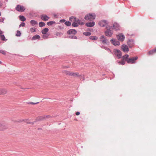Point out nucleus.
I'll list each match as a JSON object with an SVG mask.
<instances>
[{
	"mask_svg": "<svg viewBox=\"0 0 156 156\" xmlns=\"http://www.w3.org/2000/svg\"><path fill=\"white\" fill-rule=\"evenodd\" d=\"M89 38L92 40H96L98 39V37L96 36H90Z\"/></svg>",
	"mask_w": 156,
	"mask_h": 156,
	"instance_id": "a878e982",
	"label": "nucleus"
},
{
	"mask_svg": "<svg viewBox=\"0 0 156 156\" xmlns=\"http://www.w3.org/2000/svg\"><path fill=\"white\" fill-rule=\"evenodd\" d=\"M114 53L115 55L118 58H121L122 55V52L120 51L117 49L114 50Z\"/></svg>",
	"mask_w": 156,
	"mask_h": 156,
	"instance_id": "39448f33",
	"label": "nucleus"
},
{
	"mask_svg": "<svg viewBox=\"0 0 156 156\" xmlns=\"http://www.w3.org/2000/svg\"><path fill=\"white\" fill-rule=\"evenodd\" d=\"M127 44L129 47L132 48L134 45V42L133 39H130L127 41Z\"/></svg>",
	"mask_w": 156,
	"mask_h": 156,
	"instance_id": "f8f14e48",
	"label": "nucleus"
},
{
	"mask_svg": "<svg viewBox=\"0 0 156 156\" xmlns=\"http://www.w3.org/2000/svg\"><path fill=\"white\" fill-rule=\"evenodd\" d=\"M80 80H84V78L83 76H81L80 75Z\"/></svg>",
	"mask_w": 156,
	"mask_h": 156,
	"instance_id": "37998d69",
	"label": "nucleus"
},
{
	"mask_svg": "<svg viewBox=\"0 0 156 156\" xmlns=\"http://www.w3.org/2000/svg\"><path fill=\"white\" fill-rule=\"evenodd\" d=\"M40 38V36L38 35H36L33 36L32 39L33 40H35L36 39H39Z\"/></svg>",
	"mask_w": 156,
	"mask_h": 156,
	"instance_id": "bb28decb",
	"label": "nucleus"
},
{
	"mask_svg": "<svg viewBox=\"0 0 156 156\" xmlns=\"http://www.w3.org/2000/svg\"><path fill=\"white\" fill-rule=\"evenodd\" d=\"M30 31L31 32H33L35 31V29L34 28H31L30 29Z\"/></svg>",
	"mask_w": 156,
	"mask_h": 156,
	"instance_id": "ea45409f",
	"label": "nucleus"
},
{
	"mask_svg": "<svg viewBox=\"0 0 156 156\" xmlns=\"http://www.w3.org/2000/svg\"><path fill=\"white\" fill-rule=\"evenodd\" d=\"M30 23L32 26H34V25L37 24V22L34 20H31Z\"/></svg>",
	"mask_w": 156,
	"mask_h": 156,
	"instance_id": "412c9836",
	"label": "nucleus"
},
{
	"mask_svg": "<svg viewBox=\"0 0 156 156\" xmlns=\"http://www.w3.org/2000/svg\"><path fill=\"white\" fill-rule=\"evenodd\" d=\"M83 34L84 35L87 36H90L91 34V33L90 32H84V33H83Z\"/></svg>",
	"mask_w": 156,
	"mask_h": 156,
	"instance_id": "473e14b6",
	"label": "nucleus"
},
{
	"mask_svg": "<svg viewBox=\"0 0 156 156\" xmlns=\"http://www.w3.org/2000/svg\"><path fill=\"white\" fill-rule=\"evenodd\" d=\"M41 18L44 21H47L49 19V17L46 15H43L41 16Z\"/></svg>",
	"mask_w": 156,
	"mask_h": 156,
	"instance_id": "dca6fc26",
	"label": "nucleus"
},
{
	"mask_svg": "<svg viewBox=\"0 0 156 156\" xmlns=\"http://www.w3.org/2000/svg\"><path fill=\"white\" fill-rule=\"evenodd\" d=\"M2 63V62L0 61V64H1Z\"/></svg>",
	"mask_w": 156,
	"mask_h": 156,
	"instance_id": "5fc2aeb1",
	"label": "nucleus"
},
{
	"mask_svg": "<svg viewBox=\"0 0 156 156\" xmlns=\"http://www.w3.org/2000/svg\"><path fill=\"white\" fill-rule=\"evenodd\" d=\"M48 28H45L42 30L41 32L43 34H45L48 32Z\"/></svg>",
	"mask_w": 156,
	"mask_h": 156,
	"instance_id": "4be33fe9",
	"label": "nucleus"
},
{
	"mask_svg": "<svg viewBox=\"0 0 156 156\" xmlns=\"http://www.w3.org/2000/svg\"><path fill=\"white\" fill-rule=\"evenodd\" d=\"M65 21V20H60V22L62 23L64 22Z\"/></svg>",
	"mask_w": 156,
	"mask_h": 156,
	"instance_id": "de8ad7c7",
	"label": "nucleus"
},
{
	"mask_svg": "<svg viewBox=\"0 0 156 156\" xmlns=\"http://www.w3.org/2000/svg\"><path fill=\"white\" fill-rule=\"evenodd\" d=\"M38 103H39L38 102H37V103H33V102H29L28 103V104H30L35 105V104H38Z\"/></svg>",
	"mask_w": 156,
	"mask_h": 156,
	"instance_id": "c03bdc74",
	"label": "nucleus"
},
{
	"mask_svg": "<svg viewBox=\"0 0 156 156\" xmlns=\"http://www.w3.org/2000/svg\"><path fill=\"white\" fill-rule=\"evenodd\" d=\"M73 23L72 24V26L73 27H77L78 26L77 23H76L75 21H72Z\"/></svg>",
	"mask_w": 156,
	"mask_h": 156,
	"instance_id": "7c9ffc66",
	"label": "nucleus"
},
{
	"mask_svg": "<svg viewBox=\"0 0 156 156\" xmlns=\"http://www.w3.org/2000/svg\"><path fill=\"white\" fill-rule=\"evenodd\" d=\"M1 39L2 41H6L7 39L5 38V37L4 35H1Z\"/></svg>",
	"mask_w": 156,
	"mask_h": 156,
	"instance_id": "c756f323",
	"label": "nucleus"
},
{
	"mask_svg": "<svg viewBox=\"0 0 156 156\" xmlns=\"http://www.w3.org/2000/svg\"><path fill=\"white\" fill-rule=\"evenodd\" d=\"M22 121H24L25 122H26V123H29V124H33V122H28L29 120L27 119H25V120H23L22 121H21V122H22Z\"/></svg>",
	"mask_w": 156,
	"mask_h": 156,
	"instance_id": "c9c22d12",
	"label": "nucleus"
},
{
	"mask_svg": "<svg viewBox=\"0 0 156 156\" xmlns=\"http://www.w3.org/2000/svg\"><path fill=\"white\" fill-rule=\"evenodd\" d=\"M2 33V32L0 30V35H1Z\"/></svg>",
	"mask_w": 156,
	"mask_h": 156,
	"instance_id": "3c124183",
	"label": "nucleus"
},
{
	"mask_svg": "<svg viewBox=\"0 0 156 156\" xmlns=\"http://www.w3.org/2000/svg\"><path fill=\"white\" fill-rule=\"evenodd\" d=\"M110 41L112 44L115 46H119L120 45L119 42L115 39H112L110 40Z\"/></svg>",
	"mask_w": 156,
	"mask_h": 156,
	"instance_id": "9b49d317",
	"label": "nucleus"
},
{
	"mask_svg": "<svg viewBox=\"0 0 156 156\" xmlns=\"http://www.w3.org/2000/svg\"><path fill=\"white\" fill-rule=\"evenodd\" d=\"M48 35H44L43 36V37L44 39H46L48 38Z\"/></svg>",
	"mask_w": 156,
	"mask_h": 156,
	"instance_id": "a18cd8bd",
	"label": "nucleus"
},
{
	"mask_svg": "<svg viewBox=\"0 0 156 156\" xmlns=\"http://www.w3.org/2000/svg\"><path fill=\"white\" fill-rule=\"evenodd\" d=\"M8 128L7 125L3 122H0V131H3Z\"/></svg>",
	"mask_w": 156,
	"mask_h": 156,
	"instance_id": "6e6552de",
	"label": "nucleus"
},
{
	"mask_svg": "<svg viewBox=\"0 0 156 156\" xmlns=\"http://www.w3.org/2000/svg\"><path fill=\"white\" fill-rule=\"evenodd\" d=\"M116 37L117 39L119 40L122 41H124L125 38V37L124 35L123 34H120L117 35Z\"/></svg>",
	"mask_w": 156,
	"mask_h": 156,
	"instance_id": "1a4fd4ad",
	"label": "nucleus"
},
{
	"mask_svg": "<svg viewBox=\"0 0 156 156\" xmlns=\"http://www.w3.org/2000/svg\"><path fill=\"white\" fill-rule=\"evenodd\" d=\"M121 49L123 51L125 52H127L129 51V49L128 46L125 44H123L122 45Z\"/></svg>",
	"mask_w": 156,
	"mask_h": 156,
	"instance_id": "ddd939ff",
	"label": "nucleus"
},
{
	"mask_svg": "<svg viewBox=\"0 0 156 156\" xmlns=\"http://www.w3.org/2000/svg\"><path fill=\"white\" fill-rule=\"evenodd\" d=\"M21 33H20V31L19 30H17V33L16 35V36L17 37H20L21 36Z\"/></svg>",
	"mask_w": 156,
	"mask_h": 156,
	"instance_id": "72a5a7b5",
	"label": "nucleus"
},
{
	"mask_svg": "<svg viewBox=\"0 0 156 156\" xmlns=\"http://www.w3.org/2000/svg\"><path fill=\"white\" fill-rule=\"evenodd\" d=\"M71 76H72L73 77H79L80 76V75L78 73H73L72 72L71 74Z\"/></svg>",
	"mask_w": 156,
	"mask_h": 156,
	"instance_id": "6ab92c4d",
	"label": "nucleus"
},
{
	"mask_svg": "<svg viewBox=\"0 0 156 156\" xmlns=\"http://www.w3.org/2000/svg\"><path fill=\"white\" fill-rule=\"evenodd\" d=\"M6 51H5L2 50V51L1 53L3 54V55H5L6 54Z\"/></svg>",
	"mask_w": 156,
	"mask_h": 156,
	"instance_id": "79ce46f5",
	"label": "nucleus"
},
{
	"mask_svg": "<svg viewBox=\"0 0 156 156\" xmlns=\"http://www.w3.org/2000/svg\"><path fill=\"white\" fill-rule=\"evenodd\" d=\"M65 67H66V68H69V66H66V67H63V68H65Z\"/></svg>",
	"mask_w": 156,
	"mask_h": 156,
	"instance_id": "603ef678",
	"label": "nucleus"
},
{
	"mask_svg": "<svg viewBox=\"0 0 156 156\" xmlns=\"http://www.w3.org/2000/svg\"><path fill=\"white\" fill-rule=\"evenodd\" d=\"M138 57L137 56L133 58H130L127 60V62L129 64H134L136 63V60H137Z\"/></svg>",
	"mask_w": 156,
	"mask_h": 156,
	"instance_id": "423d86ee",
	"label": "nucleus"
},
{
	"mask_svg": "<svg viewBox=\"0 0 156 156\" xmlns=\"http://www.w3.org/2000/svg\"><path fill=\"white\" fill-rule=\"evenodd\" d=\"M25 25V23L22 22V23L20 24V27H24Z\"/></svg>",
	"mask_w": 156,
	"mask_h": 156,
	"instance_id": "a19ab883",
	"label": "nucleus"
},
{
	"mask_svg": "<svg viewBox=\"0 0 156 156\" xmlns=\"http://www.w3.org/2000/svg\"><path fill=\"white\" fill-rule=\"evenodd\" d=\"M2 51V50H0V53H1Z\"/></svg>",
	"mask_w": 156,
	"mask_h": 156,
	"instance_id": "864d4df0",
	"label": "nucleus"
},
{
	"mask_svg": "<svg viewBox=\"0 0 156 156\" xmlns=\"http://www.w3.org/2000/svg\"><path fill=\"white\" fill-rule=\"evenodd\" d=\"M45 25V23L43 22H40L39 23V25L40 27H42L44 26Z\"/></svg>",
	"mask_w": 156,
	"mask_h": 156,
	"instance_id": "cd10ccee",
	"label": "nucleus"
},
{
	"mask_svg": "<svg viewBox=\"0 0 156 156\" xmlns=\"http://www.w3.org/2000/svg\"><path fill=\"white\" fill-rule=\"evenodd\" d=\"M55 23V22L54 21H51L49 22H48L47 23V24L48 26H51L53 24H54Z\"/></svg>",
	"mask_w": 156,
	"mask_h": 156,
	"instance_id": "2f4dec72",
	"label": "nucleus"
},
{
	"mask_svg": "<svg viewBox=\"0 0 156 156\" xmlns=\"http://www.w3.org/2000/svg\"><path fill=\"white\" fill-rule=\"evenodd\" d=\"M80 114V113L79 112H76V115H79Z\"/></svg>",
	"mask_w": 156,
	"mask_h": 156,
	"instance_id": "09e8293b",
	"label": "nucleus"
},
{
	"mask_svg": "<svg viewBox=\"0 0 156 156\" xmlns=\"http://www.w3.org/2000/svg\"><path fill=\"white\" fill-rule=\"evenodd\" d=\"M65 23L67 26H69L71 24V23L69 21H66L65 22Z\"/></svg>",
	"mask_w": 156,
	"mask_h": 156,
	"instance_id": "58836bf2",
	"label": "nucleus"
},
{
	"mask_svg": "<svg viewBox=\"0 0 156 156\" xmlns=\"http://www.w3.org/2000/svg\"><path fill=\"white\" fill-rule=\"evenodd\" d=\"M112 28L116 30H118L119 29L120 26L117 23H115L113 25Z\"/></svg>",
	"mask_w": 156,
	"mask_h": 156,
	"instance_id": "4468645a",
	"label": "nucleus"
},
{
	"mask_svg": "<svg viewBox=\"0 0 156 156\" xmlns=\"http://www.w3.org/2000/svg\"><path fill=\"white\" fill-rule=\"evenodd\" d=\"M156 52V48H155V49L151 50L148 53V54L149 55H151L153 54L154 53Z\"/></svg>",
	"mask_w": 156,
	"mask_h": 156,
	"instance_id": "5701e85b",
	"label": "nucleus"
},
{
	"mask_svg": "<svg viewBox=\"0 0 156 156\" xmlns=\"http://www.w3.org/2000/svg\"><path fill=\"white\" fill-rule=\"evenodd\" d=\"M99 38V41L103 44H107L109 43V41L106 37L104 35H101Z\"/></svg>",
	"mask_w": 156,
	"mask_h": 156,
	"instance_id": "f03ea898",
	"label": "nucleus"
},
{
	"mask_svg": "<svg viewBox=\"0 0 156 156\" xmlns=\"http://www.w3.org/2000/svg\"><path fill=\"white\" fill-rule=\"evenodd\" d=\"M67 33L69 34H75L76 33V31L74 29H71L67 31Z\"/></svg>",
	"mask_w": 156,
	"mask_h": 156,
	"instance_id": "f3484780",
	"label": "nucleus"
},
{
	"mask_svg": "<svg viewBox=\"0 0 156 156\" xmlns=\"http://www.w3.org/2000/svg\"><path fill=\"white\" fill-rule=\"evenodd\" d=\"M111 27H107V30L105 32V35L108 37H111L113 34V31L111 30Z\"/></svg>",
	"mask_w": 156,
	"mask_h": 156,
	"instance_id": "7ed1b4c3",
	"label": "nucleus"
},
{
	"mask_svg": "<svg viewBox=\"0 0 156 156\" xmlns=\"http://www.w3.org/2000/svg\"><path fill=\"white\" fill-rule=\"evenodd\" d=\"M5 19L4 18H1L0 20V22L4 23V20Z\"/></svg>",
	"mask_w": 156,
	"mask_h": 156,
	"instance_id": "49530a36",
	"label": "nucleus"
},
{
	"mask_svg": "<svg viewBox=\"0 0 156 156\" xmlns=\"http://www.w3.org/2000/svg\"><path fill=\"white\" fill-rule=\"evenodd\" d=\"M129 57V56L128 55L126 54L123 56V57H122L123 59V60L126 61L127 62V60L128 59H129V58H128Z\"/></svg>",
	"mask_w": 156,
	"mask_h": 156,
	"instance_id": "b1692460",
	"label": "nucleus"
},
{
	"mask_svg": "<svg viewBox=\"0 0 156 156\" xmlns=\"http://www.w3.org/2000/svg\"><path fill=\"white\" fill-rule=\"evenodd\" d=\"M68 37L70 39H77V37L74 35H70Z\"/></svg>",
	"mask_w": 156,
	"mask_h": 156,
	"instance_id": "c85d7f7f",
	"label": "nucleus"
},
{
	"mask_svg": "<svg viewBox=\"0 0 156 156\" xmlns=\"http://www.w3.org/2000/svg\"><path fill=\"white\" fill-rule=\"evenodd\" d=\"M62 73H65L66 75L71 76L72 72L69 71L63 70L62 71Z\"/></svg>",
	"mask_w": 156,
	"mask_h": 156,
	"instance_id": "aec40b11",
	"label": "nucleus"
},
{
	"mask_svg": "<svg viewBox=\"0 0 156 156\" xmlns=\"http://www.w3.org/2000/svg\"><path fill=\"white\" fill-rule=\"evenodd\" d=\"M19 18L20 20L22 21H24L26 20V19L24 16H19Z\"/></svg>",
	"mask_w": 156,
	"mask_h": 156,
	"instance_id": "393cba45",
	"label": "nucleus"
},
{
	"mask_svg": "<svg viewBox=\"0 0 156 156\" xmlns=\"http://www.w3.org/2000/svg\"><path fill=\"white\" fill-rule=\"evenodd\" d=\"M2 5V4L1 2L0 1V7Z\"/></svg>",
	"mask_w": 156,
	"mask_h": 156,
	"instance_id": "8fccbe9b",
	"label": "nucleus"
},
{
	"mask_svg": "<svg viewBox=\"0 0 156 156\" xmlns=\"http://www.w3.org/2000/svg\"><path fill=\"white\" fill-rule=\"evenodd\" d=\"M7 92L6 89L3 88H0V95L5 94Z\"/></svg>",
	"mask_w": 156,
	"mask_h": 156,
	"instance_id": "2eb2a0df",
	"label": "nucleus"
},
{
	"mask_svg": "<svg viewBox=\"0 0 156 156\" xmlns=\"http://www.w3.org/2000/svg\"><path fill=\"white\" fill-rule=\"evenodd\" d=\"M118 62L119 63V64H121L122 65H124L125 64V62L123 60L121 61Z\"/></svg>",
	"mask_w": 156,
	"mask_h": 156,
	"instance_id": "e433bc0d",
	"label": "nucleus"
},
{
	"mask_svg": "<svg viewBox=\"0 0 156 156\" xmlns=\"http://www.w3.org/2000/svg\"><path fill=\"white\" fill-rule=\"evenodd\" d=\"M16 9L19 12H23L25 10V8L23 6L18 5L16 7Z\"/></svg>",
	"mask_w": 156,
	"mask_h": 156,
	"instance_id": "9d476101",
	"label": "nucleus"
},
{
	"mask_svg": "<svg viewBox=\"0 0 156 156\" xmlns=\"http://www.w3.org/2000/svg\"><path fill=\"white\" fill-rule=\"evenodd\" d=\"M98 24L101 27H106V28L107 27H108V22L105 20H102L99 22Z\"/></svg>",
	"mask_w": 156,
	"mask_h": 156,
	"instance_id": "0eeeda50",
	"label": "nucleus"
},
{
	"mask_svg": "<svg viewBox=\"0 0 156 156\" xmlns=\"http://www.w3.org/2000/svg\"><path fill=\"white\" fill-rule=\"evenodd\" d=\"M96 15L94 13H90L87 14L84 17V19L87 20L92 21L95 19Z\"/></svg>",
	"mask_w": 156,
	"mask_h": 156,
	"instance_id": "f257e3e1",
	"label": "nucleus"
},
{
	"mask_svg": "<svg viewBox=\"0 0 156 156\" xmlns=\"http://www.w3.org/2000/svg\"><path fill=\"white\" fill-rule=\"evenodd\" d=\"M62 34L61 32H56L55 34L56 36H61L62 35Z\"/></svg>",
	"mask_w": 156,
	"mask_h": 156,
	"instance_id": "4c0bfd02",
	"label": "nucleus"
},
{
	"mask_svg": "<svg viewBox=\"0 0 156 156\" xmlns=\"http://www.w3.org/2000/svg\"><path fill=\"white\" fill-rule=\"evenodd\" d=\"M69 20L71 21H75L78 24H81L83 25L84 24V23L82 22L79 19L76 18L73 16H71L69 18Z\"/></svg>",
	"mask_w": 156,
	"mask_h": 156,
	"instance_id": "20e7f679",
	"label": "nucleus"
},
{
	"mask_svg": "<svg viewBox=\"0 0 156 156\" xmlns=\"http://www.w3.org/2000/svg\"><path fill=\"white\" fill-rule=\"evenodd\" d=\"M101 47L102 48H104L105 49V50H107V51H110V49L109 48L107 47H105V46H101Z\"/></svg>",
	"mask_w": 156,
	"mask_h": 156,
	"instance_id": "f704fd0d",
	"label": "nucleus"
},
{
	"mask_svg": "<svg viewBox=\"0 0 156 156\" xmlns=\"http://www.w3.org/2000/svg\"><path fill=\"white\" fill-rule=\"evenodd\" d=\"M95 22L94 21H93L86 23V25L88 27H93L95 25Z\"/></svg>",
	"mask_w": 156,
	"mask_h": 156,
	"instance_id": "a211bd4d",
	"label": "nucleus"
}]
</instances>
